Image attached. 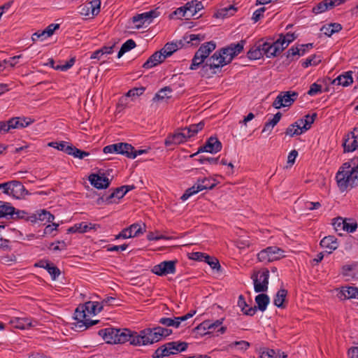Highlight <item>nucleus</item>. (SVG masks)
Returning a JSON list of instances; mask_svg holds the SVG:
<instances>
[{
    "label": "nucleus",
    "instance_id": "nucleus-14",
    "mask_svg": "<svg viewBox=\"0 0 358 358\" xmlns=\"http://www.w3.org/2000/svg\"><path fill=\"white\" fill-rule=\"evenodd\" d=\"M177 261H164L153 266L152 271L160 276L173 274L176 273V264Z\"/></svg>",
    "mask_w": 358,
    "mask_h": 358
},
{
    "label": "nucleus",
    "instance_id": "nucleus-20",
    "mask_svg": "<svg viewBox=\"0 0 358 358\" xmlns=\"http://www.w3.org/2000/svg\"><path fill=\"white\" fill-rule=\"evenodd\" d=\"M262 46L264 53L268 58L275 57L284 50L278 39L272 43L263 42Z\"/></svg>",
    "mask_w": 358,
    "mask_h": 358
},
{
    "label": "nucleus",
    "instance_id": "nucleus-10",
    "mask_svg": "<svg viewBox=\"0 0 358 358\" xmlns=\"http://www.w3.org/2000/svg\"><path fill=\"white\" fill-rule=\"evenodd\" d=\"M215 184L210 182V180L207 178L203 179H198L196 183L191 187L186 189L185 193L181 196V200L185 201L191 196L207 189H213Z\"/></svg>",
    "mask_w": 358,
    "mask_h": 358
},
{
    "label": "nucleus",
    "instance_id": "nucleus-40",
    "mask_svg": "<svg viewBox=\"0 0 358 358\" xmlns=\"http://www.w3.org/2000/svg\"><path fill=\"white\" fill-rule=\"evenodd\" d=\"M316 117V113H313L312 115H306L304 117V119L298 120L296 121V124H299L301 127L303 128V130L306 131L311 127V125L314 122Z\"/></svg>",
    "mask_w": 358,
    "mask_h": 358
},
{
    "label": "nucleus",
    "instance_id": "nucleus-41",
    "mask_svg": "<svg viewBox=\"0 0 358 358\" xmlns=\"http://www.w3.org/2000/svg\"><path fill=\"white\" fill-rule=\"evenodd\" d=\"M270 299L268 296L266 294H259L255 297V302L257 305V309L258 308L259 310L264 312L268 304L269 303Z\"/></svg>",
    "mask_w": 358,
    "mask_h": 358
},
{
    "label": "nucleus",
    "instance_id": "nucleus-11",
    "mask_svg": "<svg viewBox=\"0 0 358 358\" xmlns=\"http://www.w3.org/2000/svg\"><path fill=\"white\" fill-rule=\"evenodd\" d=\"M298 93L295 92H282L277 96L272 106L277 109L290 106L296 99Z\"/></svg>",
    "mask_w": 358,
    "mask_h": 358
},
{
    "label": "nucleus",
    "instance_id": "nucleus-44",
    "mask_svg": "<svg viewBox=\"0 0 358 358\" xmlns=\"http://www.w3.org/2000/svg\"><path fill=\"white\" fill-rule=\"evenodd\" d=\"M303 132L305 131L303 130V128L301 127V125H299V124H296V121L287 128L285 131V134L290 137H293L294 136L301 135Z\"/></svg>",
    "mask_w": 358,
    "mask_h": 358
},
{
    "label": "nucleus",
    "instance_id": "nucleus-19",
    "mask_svg": "<svg viewBox=\"0 0 358 358\" xmlns=\"http://www.w3.org/2000/svg\"><path fill=\"white\" fill-rule=\"evenodd\" d=\"M222 323V320H217L215 322L206 320L201 323L196 329L197 331L208 330V331L203 333V334H211L213 331H215L217 328H219L217 329V331L220 332L221 334H223L225 331L226 328L224 327H221Z\"/></svg>",
    "mask_w": 358,
    "mask_h": 358
},
{
    "label": "nucleus",
    "instance_id": "nucleus-29",
    "mask_svg": "<svg viewBox=\"0 0 358 358\" xmlns=\"http://www.w3.org/2000/svg\"><path fill=\"white\" fill-rule=\"evenodd\" d=\"M320 245L325 249L329 250L328 253L330 254L332 251L338 248V243L336 237L334 236H328L321 240Z\"/></svg>",
    "mask_w": 358,
    "mask_h": 358
},
{
    "label": "nucleus",
    "instance_id": "nucleus-34",
    "mask_svg": "<svg viewBox=\"0 0 358 358\" xmlns=\"http://www.w3.org/2000/svg\"><path fill=\"white\" fill-rule=\"evenodd\" d=\"M259 41L258 43L252 46L248 52V57L250 59H259L264 55L263 50L262 43Z\"/></svg>",
    "mask_w": 358,
    "mask_h": 358
},
{
    "label": "nucleus",
    "instance_id": "nucleus-39",
    "mask_svg": "<svg viewBox=\"0 0 358 358\" xmlns=\"http://www.w3.org/2000/svg\"><path fill=\"white\" fill-rule=\"evenodd\" d=\"M203 6L202 5V3L196 0L192 1L186 3V10H188L189 17H192L196 15L199 10L203 9Z\"/></svg>",
    "mask_w": 358,
    "mask_h": 358
},
{
    "label": "nucleus",
    "instance_id": "nucleus-51",
    "mask_svg": "<svg viewBox=\"0 0 358 358\" xmlns=\"http://www.w3.org/2000/svg\"><path fill=\"white\" fill-rule=\"evenodd\" d=\"M136 47V43L132 39L127 40L124 43L117 54V58H120L125 52L131 50Z\"/></svg>",
    "mask_w": 358,
    "mask_h": 358
},
{
    "label": "nucleus",
    "instance_id": "nucleus-61",
    "mask_svg": "<svg viewBox=\"0 0 358 358\" xmlns=\"http://www.w3.org/2000/svg\"><path fill=\"white\" fill-rule=\"evenodd\" d=\"M357 228V224L356 222H348V220L345 219V224L343 225V230L348 232H354Z\"/></svg>",
    "mask_w": 358,
    "mask_h": 358
},
{
    "label": "nucleus",
    "instance_id": "nucleus-46",
    "mask_svg": "<svg viewBox=\"0 0 358 358\" xmlns=\"http://www.w3.org/2000/svg\"><path fill=\"white\" fill-rule=\"evenodd\" d=\"M32 215L35 216L36 222L37 220H40L52 222L55 219V216L46 210H41L40 212H37L36 213H32Z\"/></svg>",
    "mask_w": 358,
    "mask_h": 358
},
{
    "label": "nucleus",
    "instance_id": "nucleus-37",
    "mask_svg": "<svg viewBox=\"0 0 358 358\" xmlns=\"http://www.w3.org/2000/svg\"><path fill=\"white\" fill-rule=\"evenodd\" d=\"M238 306L241 309L242 312L246 315L252 316L257 312L256 306L247 308L248 307V305L247 304L245 298L243 295H240L238 297Z\"/></svg>",
    "mask_w": 358,
    "mask_h": 358
},
{
    "label": "nucleus",
    "instance_id": "nucleus-18",
    "mask_svg": "<svg viewBox=\"0 0 358 358\" xmlns=\"http://www.w3.org/2000/svg\"><path fill=\"white\" fill-rule=\"evenodd\" d=\"M133 149V146L127 143H117L105 146L103 152L105 154L117 153L124 155L127 157L129 150Z\"/></svg>",
    "mask_w": 358,
    "mask_h": 358
},
{
    "label": "nucleus",
    "instance_id": "nucleus-6",
    "mask_svg": "<svg viewBox=\"0 0 358 358\" xmlns=\"http://www.w3.org/2000/svg\"><path fill=\"white\" fill-rule=\"evenodd\" d=\"M145 345L157 343L172 334V330L162 327L148 328L141 331Z\"/></svg>",
    "mask_w": 358,
    "mask_h": 358
},
{
    "label": "nucleus",
    "instance_id": "nucleus-13",
    "mask_svg": "<svg viewBox=\"0 0 358 358\" xmlns=\"http://www.w3.org/2000/svg\"><path fill=\"white\" fill-rule=\"evenodd\" d=\"M145 231V225L144 224L142 226L138 223H134L129 227L122 229L117 235L115 236V239L129 238L138 236L140 234H143Z\"/></svg>",
    "mask_w": 358,
    "mask_h": 358
},
{
    "label": "nucleus",
    "instance_id": "nucleus-33",
    "mask_svg": "<svg viewBox=\"0 0 358 358\" xmlns=\"http://www.w3.org/2000/svg\"><path fill=\"white\" fill-rule=\"evenodd\" d=\"M96 226V224L92 223L87 224L86 222H80L76 224L73 227L69 228L67 231L69 233H85L90 229H95Z\"/></svg>",
    "mask_w": 358,
    "mask_h": 358
},
{
    "label": "nucleus",
    "instance_id": "nucleus-8",
    "mask_svg": "<svg viewBox=\"0 0 358 358\" xmlns=\"http://www.w3.org/2000/svg\"><path fill=\"white\" fill-rule=\"evenodd\" d=\"M0 189H3V193L16 199H22L29 194V192L24 188V185L17 180L0 184Z\"/></svg>",
    "mask_w": 358,
    "mask_h": 358
},
{
    "label": "nucleus",
    "instance_id": "nucleus-63",
    "mask_svg": "<svg viewBox=\"0 0 358 358\" xmlns=\"http://www.w3.org/2000/svg\"><path fill=\"white\" fill-rule=\"evenodd\" d=\"M148 152V150H135L133 147V149L131 150H129V153L127 155V157L130 159H135L138 155H143Z\"/></svg>",
    "mask_w": 358,
    "mask_h": 358
},
{
    "label": "nucleus",
    "instance_id": "nucleus-26",
    "mask_svg": "<svg viewBox=\"0 0 358 358\" xmlns=\"http://www.w3.org/2000/svg\"><path fill=\"white\" fill-rule=\"evenodd\" d=\"M35 266L46 269L53 280H56L61 273L59 269L55 266L54 264L50 263L48 261H40L36 263Z\"/></svg>",
    "mask_w": 358,
    "mask_h": 358
},
{
    "label": "nucleus",
    "instance_id": "nucleus-43",
    "mask_svg": "<svg viewBox=\"0 0 358 358\" xmlns=\"http://www.w3.org/2000/svg\"><path fill=\"white\" fill-rule=\"evenodd\" d=\"M172 89L170 87H164L161 89L153 97L152 101L154 102L164 100L165 99H169L171 97Z\"/></svg>",
    "mask_w": 358,
    "mask_h": 358
},
{
    "label": "nucleus",
    "instance_id": "nucleus-15",
    "mask_svg": "<svg viewBox=\"0 0 358 358\" xmlns=\"http://www.w3.org/2000/svg\"><path fill=\"white\" fill-rule=\"evenodd\" d=\"M159 15V12L157 9L151 10L148 12L138 14L132 17L133 23L136 24V28L140 29L145 23H150L152 20Z\"/></svg>",
    "mask_w": 358,
    "mask_h": 358
},
{
    "label": "nucleus",
    "instance_id": "nucleus-32",
    "mask_svg": "<svg viewBox=\"0 0 358 358\" xmlns=\"http://www.w3.org/2000/svg\"><path fill=\"white\" fill-rule=\"evenodd\" d=\"M13 219H23L26 221H29L31 222H36V217L34 215H32V213H29L24 210H15L13 207V212L8 214Z\"/></svg>",
    "mask_w": 358,
    "mask_h": 358
},
{
    "label": "nucleus",
    "instance_id": "nucleus-45",
    "mask_svg": "<svg viewBox=\"0 0 358 358\" xmlns=\"http://www.w3.org/2000/svg\"><path fill=\"white\" fill-rule=\"evenodd\" d=\"M281 116L282 114L280 112L277 113L271 120L265 123L262 132L268 131L270 134L273 128L279 122Z\"/></svg>",
    "mask_w": 358,
    "mask_h": 358
},
{
    "label": "nucleus",
    "instance_id": "nucleus-42",
    "mask_svg": "<svg viewBox=\"0 0 358 358\" xmlns=\"http://www.w3.org/2000/svg\"><path fill=\"white\" fill-rule=\"evenodd\" d=\"M84 306L87 310V313L90 315H96L100 313L103 309V306L99 302L95 301L86 302Z\"/></svg>",
    "mask_w": 358,
    "mask_h": 358
},
{
    "label": "nucleus",
    "instance_id": "nucleus-21",
    "mask_svg": "<svg viewBox=\"0 0 358 358\" xmlns=\"http://www.w3.org/2000/svg\"><path fill=\"white\" fill-rule=\"evenodd\" d=\"M221 149V142L215 137H210L203 146L199 148L197 153L201 152L216 153L220 151Z\"/></svg>",
    "mask_w": 358,
    "mask_h": 358
},
{
    "label": "nucleus",
    "instance_id": "nucleus-48",
    "mask_svg": "<svg viewBox=\"0 0 358 358\" xmlns=\"http://www.w3.org/2000/svg\"><path fill=\"white\" fill-rule=\"evenodd\" d=\"M296 38V36L294 33H287L285 35L280 34L278 40L280 42L282 47L285 50Z\"/></svg>",
    "mask_w": 358,
    "mask_h": 358
},
{
    "label": "nucleus",
    "instance_id": "nucleus-50",
    "mask_svg": "<svg viewBox=\"0 0 358 358\" xmlns=\"http://www.w3.org/2000/svg\"><path fill=\"white\" fill-rule=\"evenodd\" d=\"M203 122H200L198 124H191L189 127H185L184 129H185V131H188V137L190 138L196 135L199 131L203 129Z\"/></svg>",
    "mask_w": 358,
    "mask_h": 358
},
{
    "label": "nucleus",
    "instance_id": "nucleus-57",
    "mask_svg": "<svg viewBox=\"0 0 358 358\" xmlns=\"http://www.w3.org/2000/svg\"><path fill=\"white\" fill-rule=\"evenodd\" d=\"M203 262L208 263L210 266V267L213 269L219 268L220 267V263H219V261L217 260V259L210 257L209 255H207L206 257H205Z\"/></svg>",
    "mask_w": 358,
    "mask_h": 358
},
{
    "label": "nucleus",
    "instance_id": "nucleus-9",
    "mask_svg": "<svg viewBox=\"0 0 358 358\" xmlns=\"http://www.w3.org/2000/svg\"><path fill=\"white\" fill-rule=\"evenodd\" d=\"M285 252L276 246H270L261 250L257 254V259L259 262L268 263L278 260L285 257Z\"/></svg>",
    "mask_w": 358,
    "mask_h": 358
},
{
    "label": "nucleus",
    "instance_id": "nucleus-22",
    "mask_svg": "<svg viewBox=\"0 0 358 358\" xmlns=\"http://www.w3.org/2000/svg\"><path fill=\"white\" fill-rule=\"evenodd\" d=\"M134 189V185H124L117 187L106 199L107 203H112L116 202V199L118 201L122 198L129 191Z\"/></svg>",
    "mask_w": 358,
    "mask_h": 358
},
{
    "label": "nucleus",
    "instance_id": "nucleus-23",
    "mask_svg": "<svg viewBox=\"0 0 358 358\" xmlns=\"http://www.w3.org/2000/svg\"><path fill=\"white\" fill-rule=\"evenodd\" d=\"M92 185L97 189H106L110 185L109 179L103 175L92 174L89 177Z\"/></svg>",
    "mask_w": 358,
    "mask_h": 358
},
{
    "label": "nucleus",
    "instance_id": "nucleus-17",
    "mask_svg": "<svg viewBox=\"0 0 358 358\" xmlns=\"http://www.w3.org/2000/svg\"><path fill=\"white\" fill-rule=\"evenodd\" d=\"M343 146L345 152H353L358 148V127L346 135Z\"/></svg>",
    "mask_w": 358,
    "mask_h": 358
},
{
    "label": "nucleus",
    "instance_id": "nucleus-35",
    "mask_svg": "<svg viewBox=\"0 0 358 358\" xmlns=\"http://www.w3.org/2000/svg\"><path fill=\"white\" fill-rule=\"evenodd\" d=\"M15 328L25 329L32 326L31 320L27 317H15L10 320Z\"/></svg>",
    "mask_w": 358,
    "mask_h": 358
},
{
    "label": "nucleus",
    "instance_id": "nucleus-2",
    "mask_svg": "<svg viewBox=\"0 0 358 358\" xmlns=\"http://www.w3.org/2000/svg\"><path fill=\"white\" fill-rule=\"evenodd\" d=\"M341 192L358 186V157L343 163L335 177Z\"/></svg>",
    "mask_w": 358,
    "mask_h": 358
},
{
    "label": "nucleus",
    "instance_id": "nucleus-25",
    "mask_svg": "<svg viewBox=\"0 0 358 358\" xmlns=\"http://www.w3.org/2000/svg\"><path fill=\"white\" fill-rule=\"evenodd\" d=\"M166 59L162 51L155 52L143 64V67L145 69H150L159 64H161Z\"/></svg>",
    "mask_w": 358,
    "mask_h": 358
},
{
    "label": "nucleus",
    "instance_id": "nucleus-49",
    "mask_svg": "<svg viewBox=\"0 0 358 358\" xmlns=\"http://www.w3.org/2000/svg\"><path fill=\"white\" fill-rule=\"evenodd\" d=\"M183 39L187 43H192L193 45H197L199 43L205 39V35L203 34H192L186 35L183 37Z\"/></svg>",
    "mask_w": 358,
    "mask_h": 358
},
{
    "label": "nucleus",
    "instance_id": "nucleus-54",
    "mask_svg": "<svg viewBox=\"0 0 358 358\" xmlns=\"http://www.w3.org/2000/svg\"><path fill=\"white\" fill-rule=\"evenodd\" d=\"M327 10H331V8L329 7L327 0H324L314 6L312 10L315 14H320L325 12Z\"/></svg>",
    "mask_w": 358,
    "mask_h": 358
},
{
    "label": "nucleus",
    "instance_id": "nucleus-55",
    "mask_svg": "<svg viewBox=\"0 0 358 358\" xmlns=\"http://www.w3.org/2000/svg\"><path fill=\"white\" fill-rule=\"evenodd\" d=\"M100 6H101L100 0H94L91 2L87 3V7L91 8L92 16L97 15L99 13Z\"/></svg>",
    "mask_w": 358,
    "mask_h": 358
},
{
    "label": "nucleus",
    "instance_id": "nucleus-56",
    "mask_svg": "<svg viewBox=\"0 0 358 358\" xmlns=\"http://www.w3.org/2000/svg\"><path fill=\"white\" fill-rule=\"evenodd\" d=\"M236 10V9L233 6H229L227 8H224L218 10L216 15L217 17L221 16L223 17L226 16L233 15Z\"/></svg>",
    "mask_w": 358,
    "mask_h": 358
},
{
    "label": "nucleus",
    "instance_id": "nucleus-62",
    "mask_svg": "<svg viewBox=\"0 0 358 358\" xmlns=\"http://www.w3.org/2000/svg\"><path fill=\"white\" fill-rule=\"evenodd\" d=\"M315 59H316V56L315 55H313L310 57L307 58L302 63V66L303 68H307V67H308L309 66H311V65H317L320 62V59H317L316 60Z\"/></svg>",
    "mask_w": 358,
    "mask_h": 358
},
{
    "label": "nucleus",
    "instance_id": "nucleus-24",
    "mask_svg": "<svg viewBox=\"0 0 358 358\" xmlns=\"http://www.w3.org/2000/svg\"><path fill=\"white\" fill-rule=\"evenodd\" d=\"M342 274L346 278V280H358V263L344 265Z\"/></svg>",
    "mask_w": 358,
    "mask_h": 358
},
{
    "label": "nucleus",
    "instance_id": "nucleus-38",
    "mask_svg": "<svg viewBox=\"0 0 358 358\" xmlns=\"http://www.w3.org/2000/svg\"><path fill=\"white\" fill-rule=\"evenodd\" d=\"M182 42L180 41L176 43H167L164 47L161 50L164 57L171 56L174 52L182 47Z\"/></svg>",
    "mask_w": 358,
    "mask_h": 358
},
{
    "label": "nucleus",
    "instance_id": "nucleus-1",
    "mask_svg": "<svg viewBox=\"0 0 358 358\" xmlns=\"http://www.w3.org/2000/svg\"><path fill=\"white\" fill-rule=\"evenodd\" d=\"M245 43V41L242 40L236 44L232 43L227 48L216 51L202 66L201 76H210L216 73L215 69H219L229 64L234 57L243 51Z\"/></svg>",
    "mask_w": 358,
    "mask_h": 358
},
{
    "label": "nucleus",
    "instance_id": "nucleus-4",
    "mask_svg": "<svg viewBox=\"0 0 358 358\" xmlns=\"http://www.w3.org/2000/svg\"><path fill=\"white\" fill-rule=\"evenodd\" d=\"M188 344L186 342L172 341L158 348L152 355V358H162L170 355H175L185 351Z\"/></svg>",
    "mask_w": 358,
    "mask_h": 358
},
{
    "label": "nucleus",
    "instance_id": "nucleus-31",
    "mask_svg": "<svg viewBox=\"0 0 358 358\" xmlns=\"http://www.w3.org/2000/svg\"><path fill=\"white\" fill-rule=\"evenodd\" d=\"M353 83L352 71L345 72L344 74L338 76L336 78L331 81L333 85H342L347 87Z\"/></svg>",
    "mask_w": 358,
    "mask_h": 358
},
{
    "label": "nucleus",
    "instance_id": "nucleus-7",
    "mask_svg": "<svg viewBox=\"0 0 358 358\" xmlns=\"http://www.w3.org/2000/svg\"><path fill=\"white\" fill-rule=\"evenodd\" d=\"M88 313L84 306L78 307L74 313V318L76 322L73 324V328L78 331H83L99 322L98 320H91L88 319Z\"/></svg>",
    "mask_w": 358,
    "mask_h": 358
},
{
    "label": "nucleus",
    "instance_id": "nucleus-60",
    "mask_svg": "<svg viewBox=\"0 0 358 358\" xmlns=\"http://www.w3.org/2000/svg\"><path fill=\"white\" fill-rule=\"evenodd\" d=\"M159 322L166 327H174L177 328V323H175V318L162 317Z\"/></svg>",
    "mask_w": 358,
    "mask_h": 358
},
{
    "label": "nucleus",
    "instance_id": "nucleus-16",
    "mask_svg": "<svg viewBox=\"0 0 358 358\" xmlns=\"http://www.w3.org/2000/svg\"><path fill=\"white\" fill-rule=\"evenodd\" d=\"M189 139L188 131H185L184 128L178 129L174 134H169L165 139L164 144L166 147L172 145H178L182 143Z\"/></svg>",
    "mask_w": 358,
    "mask_h": 358
},
{
    "label": "nucleus",
    "instance_id": "nucleus-64",
    "mask_svg": "<svg viewBox=\"0 0 358 358\" xmlns=\"http://www.w3.org/2000/svg\"><path fill=\"white\" fill-rule=\"evenodd\" d=\"M321 92L322 86L315 83L310 85V89L308 92V94L313 96Z\"/></svg>",
    "mask_w": 358,
    "mask_h": 358
},
{
    "label": "nucleus",
    "instance_id": "nucleus-30",
    "mask_svg": "<svg viewBox=\"0 0 358 358\" xmlns=\"http://www.w3.org/2000/svg\"><path fill=\"white\" fill-rule=\"evenodd\" d=\"M34 121L29 117H13L9 120L10 127L11 129L24 128L32 123Z\"/></svg>",
    "mask_w": 358,
    "mask_h": 358
},
{
    "label": "nucleus",
    "instance_id": "nucleus-12",
    "mask_svg": "<svg viewBox=\"0 0 358 358\" xmlns=\"http://www.w3.org/2000/svg\"><path fill=\"white\" fill-rule=\"evenodd\" d=\"M269 271L264 268L262 272L252 276L254 282V289L256 292H264L267 291L268 285Z\"/></svg>",
    "mask_w": 358,
    "mask_h": 358
},
{
    "label": "nucleus",
    "instance_id": "nucleus-36",
    "mask_svg": "<svg viewBox=\"0 0 358 358\" xmlns=\"http://www.w3.org/2000/svg\"><path fill=\"white\" fill-rule=\"evenodd\" d=\"M305 47L313 48V43H307V44L301 45V48H299L298 47H292L286 52L287 58L288 59H289V62H290L293 59L292 57L294 56L303 55L305 54V49H304Z\"/></svg>",
    "mask_w": 358,
    "mask_h": 358
},
{
    "label": "nucleus",
    "instance_id": "nucleus-5",
    "mask_svg": "<svg viewBox=\"0 0 358 358\" xmlns=\"http://www.w3.org/2000/svg\"><path fill=\"white\" fill-rule=\"evenodd\" d=\"M216 44L214 41H209L202 44L196 52L190 65L191 70L197 69L205 60L208 59L210 54L215 49Z\"/></svg>",
    "mask_w": 358,
    "mask_h": 358
},
{
    "label": "nucleus",
    "instance_id": "nucleus-53",
    "mask_svg": "<svg viewBox=\"0 0 358 358\" xmlns=\"http://www.w3.org/2000/svg\"><path fill=\"white\" fill-rule=\"evenodd\" d=\"M143 340L144 338H143L142 331H141L139 334H137L136 333L134 334L131 333V338H129V342L133 345H145V343L143 342Z\"/></svg>",
    "mask_w": 358,
    "mask_h": 358
},
{
    "label": "nucleus",
    "instance_id": "nucleus-3",
    "mask_svg": "<svg viewBox=\"0 0 358 358\" xmlns=\"http://www.w3.org/2000/svg\"><path fill=\"white\" fill-rule=\"evenodd\" d=\"M99 334L108 343H124L129 342L131 338V331L127 329L121 330L108 328L100 330Z\"/></svg>",
    "mask_w": 358,
    "mask_h": 358
},
{
    "label": "nucleus",
    "instance_id": "nucleus-52",
    "mask_svg": "<svg viewBox=\"0 0 358 358\" xmlns=\"http://www.w3.org/2000/svg\"><path fill=\"white\" fill-rule=\"evenodd\" d=\"M13 212V207L8 203L0 201V217H8Z\"/></svg>",
    "mask_w": 358,
    "mask_h": 358
},
{
    "label": "nucleus",
    "instance_id": "nucleus-58",
    "mask_svg": "<svg viewBox=\"0 0 358 358\" xmlns=\"http://www.w3.org/2000/svg\"><path fill=\"white\" fill-rule=\"evenodd\" d=\"M196 313V310H191L189 313L181 317H176L175 323H177V328L179 327L180 323L191 318Z\"/></svg>",
    "mask_w": 358,
    "mask_h": 358
},
{
    "label": "nucleus",
    "instance_id": "nucleus-59",
    "mask_svg": "<svg viewBox=\"0 0 358 358\" xmlns=\"http://www.w3.org/2000/svg\"><path fill=\"white\" fill-rule=\"evenodd\" d=\"M345 219H343L341 217H338L333 220V226L336 231L343 230V225L345 224Z\"/></svg>",
    "mask_w": 358,
    "mask_h": 358
},
{
    "label": "nucleus",
    "instance_id": "nucleus-28",
    "mask_svg": "<svg viewBox=\"0 0 358 358\" xmlns=\"http://www.w3.org/2000/svg\"><path fill=\"white\" fill-rule=\"evenodd\" d=\"M260 358H287V355L280 350H275L266 348H260L259 350Z\"/></svg>",
    "mask_w": 358,
    "mask_h": 358
},
{
    "label": "nucleus",
    "instance_id": "nucleus-27",
    "mask_svg": "<svg viewBox=\"0 0 358 358\" xmlns=\"http://www.w3.org/2000/svg\"><path fill=\"white\" fill-rule=\"evenodd\" d=\"M338 297L341 300L358 299V287H343L338 294Z\"/></svg>",
    "mask_w": 358,
    "mask_h": 358
},
{
    "label": "nucleus",
    "instance_id": "nucleus-47",
    "mask_svg": "<svg viewBox=\"0 0 358 358\" xmlns=\"http://www.w3.org/2000/svg\"><path fill=\"white\" fill-rule=\"evenodd\" d=\"M287 292L285 289H280L275 294L273 300L274 305L278 308H283V303L285 300Z\"/></svg>",
    "mask_w": 358,
    "mask_h": 358
}]
</instances>
